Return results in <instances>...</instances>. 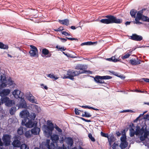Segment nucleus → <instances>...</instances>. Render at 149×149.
Here are the masks:
<instances>
[{
	"label": "nucleus",
	"mask_w": 149,
	"mask_h": 149,
	"mask_svg": "<svg viewBox=\"0 0 149 149\" xmlns=\"http://www.w3.org/2000/svg\"><path fill=\"white\" fill-rule=\"evenodd\" d=\"M146 138L144 136H141L140 137V139L142 141H143L145 140Z\"/></svg>",
	"instance_id": "nucleus-59"
},
{
	"label": "nucleus",
	"mask_w": 149,
	"mask_h": 149,
	"mask_svg": "<svg viewBox=\"0 0 149 149\" xmlns=\"http://www.w3.org/2000/svg\"><path fill=\"white\" fill-rule=\"evenodd\" d=\"M17 132L18 134L19 135H22L23 133V127H19L17 130Z\"/></svg>",
	"instance_id": "nucleus-36"
},
{
	"label": "nucleus",
	"mask_w": 149,
	"mask_h": 149,
	"mask_svg": "<svg viewBox=\"0 0 149 149\" xmlns=\"http://www.w3.org/2000/svg\"><path fill=\"white\" fill-rule=\"evenodd\" d=\"M32 134L31 130L27 131L25 133V136L27 138H29L31 137V135Z\"/></svg>",
	"instance_id": "nucleus-26"
},
{
	"label": "nucleus",
	"mask_w": 149,
	"mask_h": 149,
	"mask_svg": "<svg viewBox=\"0 0 149 149\" xmlns=\"http://www.w3.org/2000/svg\"><path fill=\"white\" fill-rule=\"evenodd\" d=\"M118 146V144L115 142L113 144L112 147L113 149H116L117 147Z\"/></svg>",
	"instance_id": "nucleus-45"
},
{
	"label": "nucleus",
	"mask_w": 149,
	"mask_h": 149,
	"mask_svg": "<svg viewBox=\"0 0 149 149\" xmlns=\"http://www.w3.org/2000/svg\"><path fill=\"white\" fill-rule=\"evenodd\" d=\"M131 23L130 22H128L127 21L125 23V24L126 25H129Z\"/></svg>",
	"instance_id": "nucleus-64"
},
{
	"label": "nucleus",
	"mask_w": 149,
	"mask_h": 149,
	"mask_svg": "<svg viewBox=\"0 0 149 149\" xmlns=\"http://www.w3.org/2000/svg\"><path fill=\"white\" fill-rule=\"evenodd\" d=\"M20 139L18 138V139L15 138V140L12 143L13 146L15 147H19L21 146V143L20 141Z\"/></svg>",
	"instance_id": "nucleus-16"
},
{
	"label": "nucleus",
	"mask_w": 149,
	"mask_h": 149,
	"mask_svg": "<svg viewBox=\"0 0 149 149\" xmlns=\"http://www.w3.org/2000/svg\"><path fill=\"white\" fill-rule=\"evenodd\" d=\"M1 80H2L3 82H5L6 81L5 77H4L2 75L1 76Z\"/></svg>",
	"instance_id": "nucleus-54"
},
{
	"label": "nucleus",
	"mask_w": 149,
	"mask_h": 149,
	"mask_svg": "<svg viewBox=\"0 0 149 149\" xmlns=\"http://www.w3.org/2000/svg\"><path fill=\"white\" fill-rule=\"evenodd\" d=\"M48 123V125L47 127V128L48 130H49L50 132L49 133L50 135L52 133V132L54 129V125L51 121L48 120L47 121Z\"/></svg>",
	"instance_id": "nucleus-15"
},
{
	"label": "nucleus",
	"mask_w": 149,
	"mask_h": 149,
	"mask_svg": "<svg viewBox=\"0 0 149 149\" xmlns=\"http://www.w3.org/2000/svg\"><path fill=\"white\" fill-rule=\"evenodd\" d=\"M130 134L131 137H133L136 134V131L132 128H131L130 130Z\"/></svg>",
	"instance_id": "nucleus-29"
},
{
	"label": "nucleus",
	"mask_w": 149,
	"mask_h": 149,
	"mask_svg": "<svg viewBox=\"0 0 149 149\" xmlns=\"http://www.w3.org/2000/svg\"><path fill=\"white\" fill-rule=\"evenodd\" d=\"M19 107L22 108H26L27 107L26 103L24 99H21Z\"/></svg>",
	"instance_id": "nucleus-18"
},
{
	"label": "nucleus",
	"mask_w": 149,
	"mask_h": 149,
	"mask_svg": "<svg viewBox=\"0 0 149 149\" xmlns=\"http://www.w3.org/2000/svg\"><path fill=\"white\" fill-rule=\"evenodd\" d=\"M137 13V11L134 10H132L130 12V14L132 17L135 18L136 14Z\"/></svg>",
	"instance_id": "nucleus-25"
},
{
	"label": "nucleus",
	"mask_w": 149,
	"mask_h": 149,
	"mask_svg": "<svg viewBox=\"0 0 149 149\" xmlns=\"http://www.w3.org/2000/svg\"><path fill=\"white\" fill-rule=\"evenodd\" d=\"M88 137L92 141L94 142L95 141V139L93 137L92 134L91 133H89L88 134Z\"/></svg>",
	"instance_id": "nucleus-41"
},
{
	"label": "nucleus",
	"mask_w": 149,
	"mask_h": 149,
	"mask_svg": "<svg viewBox=\"0 0 149 149\" xmlns=\"http://www.w3.org/2000/svg\"><path fill=\"white\" fill-rule=\"evenodd\" d=\"M141 61L140 60H139L138 61H136L135 59H132L130 60V62L131 64L132 65H136L140 64V63Z\"/></svg>",
	"instance_id": "nucleus-21"
},
{
	"label": "nucleus",
	"mask_w": 149,
	"mask_h": 149,
	"mask_svg": "<svg viewBox=\"0 0 149 149\" xmlns=\"http://www.w3.org/2000/svg\"><path fill=\"white\" fill-rule=\"evenodd\" d=\"M30 46L31 47V50L29 52L30 55L32 57H35L38 54L37 49L33 45H31Z\"/></svg>",
	"instance_id": "nucleus-10"
},
{
	"label": "nucleus",
	"mask_w": 149,
	"mask_h": 149,
	"mask_svg": "<svg viewBox=\"0 0 149 149\" xmlns=\"http://www.w3.org/2000/svg\"><path fill=\"white\" fill-rule=\"evenodd\" d=\"M58 38L61 40V41L62 42H65L67 40V38H61L59 37Z\"/></svg>",
	"instance_id": "nucleus-51"
},
{
	"label": "nucleus",
	"mask_w": 149,
	"mask_h": 149,
	"mask_svg": "<svg viewBox=\"0 0 149 149\" xmlns=\"http://www.w3.org/2000/svg\"><path fill=\"white\" fill-rule=\"evenodd\" d=\"M141 79L144 81L146 82L149 83V79L147 78H143Z\"/></svg>",
	"instance_id": "nucleus-55"
},
{
	"label": "nucleus",
	"mask_w": 149,
	"mask_h": 149,
	"mask_svg": "<svg viewBox=\"0 0 149 149\" xmlns=\"http://www.w3.org/2000/svg\"><path fill=\"white\" fill-rule=\"evenodd\" d=\"M116 134L118 136H119L121 135V133L119 132H118L116 133Z\"/></svg>",
	"instance_id": "nucleus-63"
},
{
	"label": "nucleus",
	"mask_w": 149,
	"mask_h": 149,
	"mask_svg": "<svg viewBox=\"0 0 149 149\" xmlns=\"http://www.w3.org/2000/svg\"><path fill=\"white\" fill-rule=\"evenodd\" d=\"M63 30V28L62 26H60L57 29H54V31H62Z\"/></svg>",
	"instance_id": "nucleus-49"
},
{
	"label": "nucleus",
	"mask_w": 149,
	"mask_h": 149,
	"mask_svg": "<svg viewBox=\"0 0 149 149\" xmlns=\"http://www.w3.org/2000/svg\"><path fill=\"white\" fill-rule=\"evenodd\" d=\"M133 111L132 110L127 109L125 110H124L120 112V113H124V112H133Z\"/></svg>",
	"instance_id": "nucleus-44"
},
{
	"label": "nucleus",
	"mask_w": 149,
	"mask_h": 149,
	"mask_svg": "<svg viewBox=\"0 0 149 149\" xmlns=\"http://www.w3.org/2000/svg\"><path fill=\"white\" fill-rule=\"evenodd\" d=\"M66 143L67 144L70 146H72L73 144V139L71 137H68L66 139Z\"/></svg>",
	"instance_id": "nucleus-23"
},
{
	"label": "nucleus",
	"mask_w": 149,
	"mask_h": 149,
	"mask_svg": "<svg viewBox=\"0 0 149 149\" xmlns=\"http://www.w3.org/2000/svg\"><path fill=\"white\" fill-rule=\"evenodd\" d=\"M49 142H50V140H47L46 141V143L45 144V146L47 147V144L49 145Z\"/></svg>",
	"instance_id": "nucleus-61"
},
{
	"label": "nucleus",
	"mask_w": 149,
	"mask_h": 149,
	"mask_svg": "<svg viewBox=\"0 0 149 149\" xmlns=\"http://www.w3.org/2000/svg\"><path fill=\"white\" fill-rule=\"evenodd\" d=\"M34 119H28L25 120V119L22 120V124L23 125H25L26 127L29 128H31L34 126L36 125L37 123L36 121H32Z\"/></svg>",
	"instance_id": "nucleus-3"
},
{
	"label": "nucleus",
	"mask_w": 149,
	"mask_h": 149,
	"mask_svg": "<svg viewBox=\"0 0 149 149\" xmlns=\"http://www.w3.org/2000/svg\"><path fill=\"white\" fill-rule=\"evenodd\" d=\"M20 91L18 90H15L12 92V94L16 98V95H18L20 93Z\"/></svg>",
	"instance_id": "nucleus-32"
},
{
	"label": "nucleus",
	"mask_w": 149,
	"mask_h": 149,
	"mask_svg": "<svg viewBox=\"0 0 149 149\" xmlns=\"http://www.w3.org/2000/svg\"><path fill=\"white\" fill-rule=\"evenodd\" d=\"M8 46L3 44L2 43L0 42V48L2 49H7L8 48Z\"/></svg>",
	"instance_id": "nucleus-34"
},
{
	"label": "nucleus",
	"mask_w": 149,
	"mask_h": 149,
	"mask_svg": "<svg viewBox=\"0 0 149 149\" xmlns=\"http://www.w3.org/2000/svg\"><path fill=\"white\" fill-rule=\"evenodd\" d=\"M81 107L84 108H88L89 109L92 108V107H90L88 106H82Z\"/></svg>",
	"instance_id": "nucleus-56"
},
{
	"label": "nucleus",
	"mask_w": 149,
	"mask_h": 149,
	"mask_svg": "<svg viewBox=\"0 0 149 149\" xmlns=\"http://www.w3.org/2000/svg\"><path fill=\"white\" fill-rule=\"evenodd\" d=\"M59 49L61 51H65L66 49L64 47H61V48H59Z\"/></svg>",
	"instance_id": "nucleus-60"
},
{
	"label": "nucleus",
	"mask_w": 149,
	"mask_h": 149,
	"mask_svg": "<svg viewBox=\"0 0 149 149\" xmlns=\"http://www.w3.org/2000/svg\"><path fill=\"white\" fill-rule=\"evenodd\" d=\"M97 43V41L95 42H88V45H92L94 44L96 45Z\"/></svg>",
	"instance_id": "nucleus-50"
},
{
	"label": "nucleus",
	"mask_w": 149,
	"mask_h": 149,
	"mask_svg": "<svg viewBox=\"0 0 149 149\" xmlns=\"http://www.w3.org/2000/svg\"><path fill=\"white\" fill-rule=\"evenodd\" d=\"M20 117L23 119H25V120L28 119H35L36 117V115L35 113H29L28 111L26 109L22 110L20 113Z\"/></svg>",
	"instance_id": "nucleus-2"
},
{
	"label": "nucleus",
	"mask_w": 149,
	"mask_h": 149,
	"mask_svg": "<svg viewBox=\"0 0 149 149\" xmlns=\"http://www.w3.org/2000/svg\"><path fill=\"white\" fill-rule=\"evenodd\" d=\"M101 136H102L103 137H107V138H108V137H109V135L108 134L104 133H103L102 132H101Z\"/></svg>",
	"instance_id": "nucleus-43"
},
{
	"label": "nucleus",
	"mask_w": 149,
	"mask_h": 149,
	"mask_svg": "<svg viewBox=\"0 0 149 149\" xmlns=\"http://www.w3.org/2000/svg\"><path fill=\"white\" fill-rule=\"evenodd\" d=\"M40 86L41 87L43 88H44L46 90H47L48 89V87L46 86H44L43 84H40Z\"/></svg>",
	"instance_id": "nucleus-52"
},
{
	"label": "nucleus",
	"mask_w": 149,
	"mask_h": 149,
	"mask_svg": "<svg viewBox=\"0 0 149 149\" xmlns=\"http://www.w3.org/2000/svg\"><path fill=\"white\" fill-rule=\"evenodd\" d=\"M20 148L21 149H29V147L24 144L21 145Z\"/></svg>",
	"instance_id": "nucleus-40"
},
{
	"label": "nucleus",
	"mask_w": 149,
	"mask_h": 149,
	"mask_svg": "<svg viewBox=\"0 0 149 149\" xmlns=\"http://www.w3.org/2000/svg\"><path fill=\"white\" fill-rule=\"evenodd\" d=\"M73 72H74V74L75 75V76L78 75L82 73H91V72L89 71H73Z\"/></svg>",
	"instance_id": "nucleus-20"
},
{
	"label": "nucleus",
	"mask_w": 149,
	"mask_h": 149,
	"mask_svg": "<svg viewBox=\"0 0 149 149\" xmlns=\"http://www.w3.org/2000/svg\"><path fill=\"white\" fill-rule=\"evenodd\" d=\"M54 127L60 134V133H62V130L58 126L56 125H55Z\"/></svg>",
	"instance_id": "nucleus-39"
},
{
	"label": "nucleus",
	"mask_w": 149,
	"mask_h": 149,
	"mask_svg": "<svg viewBox=\"0 0 149 149\" xmlns=\"http://www.w3.org/2000/svg\"><path fill=\"white\" fill-rule=\"evenodd\" d=\"M107 19H102L100 22L102 23L108 24L113 23L120 24L122 22V19H117L114 16L108 15L105 16Z\"/></svg>",
	"instance_id": "nucleus-1"
},
{
	"label": "nucleus",
	"mask_w": 149,
	"mask_h": 149,
	"mask_svg": "<svg viewBox=\"0 0 149 149\" xmlns=\"http://www.w3.org/2000/svg\"><path fill=\"white\" fill-rule=\"evenodd\" d=\"M112 77L109 76H96L94 78L95 81L98 84H102L104 83V81L102 79H111Z\"/></svg>",
	"instance_id": "nucleus-4"
},
{
	"label": "nucleus",
	"mask_w": 149,
	"mask_h": 149,
	"mask_svg": "<svg viewBox=\"0 0 149 149\" xmlns=\"http://www.w3.org/2000/svg\"><path fill=\"white\" fill-rule=\"evenodd\" d=\"M16 108L15 107H13L11 108L10 110V113L11 115H13L16 111Z\"/></svg>",
	"instance_id": "nucleus-37"
},
{
	"label": "nucleus",
	"mask_w": 149,
	"mask_h": 149,
	"mask_svg": "<svg viewBox=\"0 0 149 149\" xmlns=\"http://www.w3.org/2000/svg\"><path fill=\"white\" fill-rule=\"evenodd\" d=\"M144 132V130L142 127L140 129L139 126H137L136 128V135H143Z\"/></svg>",
	"instance_id": "nucleus-14"
},
{
	"label": "nucleus",
	"mask_w": 149,
	"mask_h": 149,
	"mask_svg": "<svg viewBox=\"0 0 149 149\" xmlns=\"http://www.w3.org/2000/svg\"><path fill=\"white\" fill-rule=\"evenodd\" d=\"M140 20L143 21L149 22V18L144 15H143V17H141Z\"/></svg>",
	"instance_id": "nucleus-35"
},
{
	"label": "nucleus",
	"mask_w": 149,
	"mask_h": 149,
	"mask_svg": "<svg viewBox=\"0 0 149 149\" xmlns=\"http://www.w3.org/2000/svg\"><path fill=\"white\" fill-rule=\"evenodd\" d=\"M47 77H50L54 80H56L58 78V77H56L54 74H50L47 75Z\"/></svg>",
	"instance_id": "nucleus-30"
},
{
	"label": "nucleus",
	"mask_w": 149,
	"mask_h": 149,
	"mask_svg": "<svg viewBox=\"0 0 149 149\" xmlns=\"http://www.w3.org/2000/svg\"><path fill=\"white\" fill-rule=\"evenodd\" d=\"M8 81H9L10 82L9 84H10V85L12 84H13L12 81L11 80V79L10 78H9L8 79Z\"/></svg>",
	"instance_id": "nucleus-62"
},
{
	"label": "nucleus",
	"mask_w": 149,
	"mask_h": 149,
	"mask_svg": "<svg viewBox=\"0 0 149 149\" xmlns=\"http://www.w3.org/2000/svg\"><path fill=\"white\" fill-rule=\"evenodd\" d=\"M32 134L36 135L38 134L40 131V129L37 127H36L31 129Z\"/></svg>",
	"instance_id": "nucleus-19"
},
{
	"label": "nucleus",
	"mask_w": 149,
	"mask_h": 149,
	"mask_svg": "<svg viewBox=\"0 0 149 149\" xmlns=\"http://www.w3.org/2000/svg\"><path fill=\"white\" fill-rule=\"evenodd\" d=\"M26 97L30 102L32 103L36 104V100L35 99L34 96H33L30 92L28 93L27 94H26Z\"/></svg>",
	"instance_id": "nucleus-12"
},
{
	"label": "nucleus",
	"mask_w": 149,
	"mask_h": 149,
	"mask_svg": "<svg viewBox=\"0 0 149 149\" xmlns=\"http://www.w3.org/2000/svg\"><path fill=\"white\" fill-rule=\"evenodd\" d=\"M10 92V90L9 89H4L0 91V96L2 97L8 95Z\"/></svg>",
	"instance_id": "nucleus-11"
},
{
	"label": "nucleus",
	"mask_w": 149,
	"mask_h": 149,
	"mask_svg": "<svg viewBox=\"0 0 149 149\" xmlns=\"http://www.w3.org/2000/svg\"><path fill=\"white\" fill-rule=\"evenodd\" d=\"M58 22L61 24L68 26L69 24V20L68 19L64 20H58Z\"/></svg>",
	"instance_id": "nucleus-22"
},
{
	"label": "nucleus",
	"mask_w": 149,
	"mask_h": 149,
	"mask_svg": "<svg viewBox=\"0 0 149 149\" xmlns=\"http://www.w3.org/2000/svg\"><path fill=\"white\" fill-rule=\"evenodd\" d=\"M51 139L54 143H56L59 140V136L56 134H53L51 136Z\"/></svg>",
	"instance_id": "nucleus-17"
},
{
	"label": "nucleus",
	"mask_w": 149,
	"mask_h": 149,
	"mask_svg": "<svg viewBox=\"0 0 149 149\" xmlns=\"http://www.w3.org/2000/svg\"><path fill=\"white\" fill-rule=\"evenodd\" d=\"M84 114H85V117H90L91 116V115L90 113L86 111L84 112Z\"/></svg>",
	"instance_id": "nucleus-48"
},
{
	"label": "nucleus",
	"mask_w": 149,
	"mask_h": 149,
	"mask_svg": "<svg viewBox=\"0 0 149 149\" xmlns=\"http://www.w3.org/2000/svg\"><path fill=\"white\" fill-rule=\"evenodd\" d=\"M42 52L44 55H47L49 54V51L47 49L44 48L42 49Z\"/></svg>",
	"instance_id": "nucleus-38"
},
{
	"label": "nucleus",
	"mask_w": 149,
	"mask_h": 149,
	"mask_svg": "<svg viewBox=\"0 0 149 149\" xmlns=\"http://www.w3.org/2000/svg\"><path fill=\"white\" fill-rule=\"evenodd\" d=\"M81 111L80 110H79L77 108L75 109V113L76 115H79V114L80 112Z\"/></svg>",
	"instance_id": "nucleus-46"
},
{
	"label": "nucleus",
	"mask_w": 149,
	"mask_h": 149,
	"mask_svg": "<svg viewBox=\"0 0 149 149\" xmlns=\"http://www.w3.org/2000/svg\"><path fill=\"white\" fill-rule=\"evenodd\" d=\"M130 54L127 53L124 56H122L121 57V58L123 59H126V58H128L130 56Z\"/></svg>",
	"instance_id": "nucleus-42"
},
{
	"label": "nucleus",
	"mask_w": 149,
	"mask_h": 149,
	"mask_svg": "<svg viewBox=\"0 0 149 149\" xmlns=\"http://www.w3.org/2000/svg\"><path fill=\"white\" fill-rule=\"evenodd\" d=\"M120 140L121 143L120 145V147L121 149L126 148L128 145V142L127 141V138L125 134H123L120 137Z\"/></svg>",
	"instance_id": "nucleus-5"
},
{
	"label": "nucleus",
	"mask_w": 149,
	"mask_h": 149,
	"mask_svg": "<svg viewBox=\"0 0 149 149\" xmlns=\"http://www.w3.org/2000/svg\"><path fill=\"white\" fill-rule=\"evenodd\" d=\"M84 45H88V42L82 43L81 45V46H83Z\"/></svg>",
	"instance_id": "nucleus-57"
},
{
	"label": "nucleus",
	"mask_w": 149,
	"mask_h": 149,
	"mask_svg": "<svg viewBox=\"0 0 149 149\" xmlns=\"http://www.w3.org/2000/svg\"><path fill=\"white\" fill-rule=\"evenodd\" d=\"M1 100L2 103H5L6 105L8 107L12 106L14 104V101L10 100L8 97H1Z\"/></svg>",
	"instance_id": "nucleus-6"
},
{
	"label": "nucleus",
	"mask_w": 149,
	"mask_h": 149,
	"mask_svg": "<svg viewBox=\"0 0 149 149\" xmlns=\"http://www.w3.org/2000/svg\"><path fill=\"white\" fill-rule=\"evenodd\" d=\"M33 108L35 110V111L38 113L40 112L41 111L40 107L36 105H34Z\"/></svg>",
	"instance_id": "nucleus-33"
},
{
	"label": "nucleus",
	"mask_w": 149,
	"mask_h": 149,
	"mask_svg": "<svg viewBox=\"0 0 149 149\" xmlns=\"http://www.w3.org/2000/svg\"><path fill=\"white\" fill-rule=\"evenodd\" d=\"M66 38L70 40H76V41H78V39H77L74 38L66 37Z\"/></svg>",
	"instance_id": "nucleus-53"
},
{
	"label": "nucleus",
	"mask_w": 149,
	"mask_h": 149,
	"mask_svg": "<svg viewBox=\"0 0 149 149\" xmlns=\"http://www.w3.org/2000/svg\"><path fill=\"white\" fill-rule=\"evenodd\" d=\"M108 141L109 142V145L111 146L112 144V143L114 142L115 141V138L113 136L111 135V136L108 137Z\"/></svg>",
	"instance_id": "nucleus-24"
},
{
	"label": "nucleus",
	"mask_w": 149,
	"mask_h": 149,
	"mask_svg": "<svg viewBox=\"0 0 149 149\" xmlns=\"http://www.w3.org/2000/svg\"><path fill=\"white\" fill-rule=\"evenodd\" d=\"M145 10V9L144 8L138 12L135 18V21L134 22V23L138 24H143L142 22H140L139 20L141 19V17H143V15H142V14L143 12V11Z\"/></svg>",
	"instance_id": "nucleus-7"
},
{
	"label": "nucleus",
	"mask_w": 149,
	"mask_h": 149,
	"mask_svg": "<svg viewBox=\"0 0 149 149\" xmlns=\"http://www.w3.org/2000/svg\"><path fill=\"white\" fill-rule=\"evenodd\" d=\"M11 137L10 135L7 134L3 135L2 139L6 145L8 146L10 144Z\"/></svg>",
	"instance_id": "nucleus-8"
},
{
	"label": "nucleus",
	"mask_w": 149,
	"mask_h": 149,
	"mask_svg": "<svg viewBox=\"0 0 149 149\" xmlns=\"http://www.w3.org/2000/svg\"><path fill=\"white\" fill-rule=\"evenodd\" d=\"M61 33L62 35H64L66 36H70V33H69L65 31H62Z\"/></svg>",
	"instance_id": "nucleus-47"
},
{
	"label": "nucleus",
	"mask_w": 149,
	"mask_h": 149,
	"mask_svg": "<svg viewBox=\"0 0 149 149\" xmlns=\"http://www.w3.org/2000/svg\"><path fill=\"white\" fill-rule=\"evenodd\" d=\"M74 72L73 71H68L67 72L66 75H64L63 78L64 79H69L72 80H73L74 79V77L75 76L74 74Z\"/></svg>",
	"instance_id": "nucleus-9"
},
{
	"label": "nucleus",
	"mask_w": 149,
	"mask_h": 149,
	"mask_svg": "<svg viewBox=\"0 0 149 149\" xmlns=\"http://www.w3.org/2000/svg\"><path fill=\"white\" fill-rule=\"evenodd\" d=\"M135 91L137 92H140L141 93H144V91H141V90H138L137 89H136L135 90Z\"/></svg>",
	"instance_id": "nucleus-58"
},
{
	"label": "nucleus",
	"mask_w": 149,
	"mask_h": 149,
	"mask_svg": "<svg viewBox=\"0 0 149 149\" xmlns=\"http://www.w3.org/2000/svg\"><path fill=\"white\" fill-rule=\"evenodd\" d=\"M107 60L110 61L114 62H116L118 61V59L116 58L115 56H112L110 58H107Z\"/></svg>",
	"instance_id": "nucleus-27"
},
{
	"label": "nucleus",
	"mask_w": 149,
	"mask_h": 149,
	"mask_svg": "<svg viewBox=\"0 0 149 149\" xmlns=\"http://www.w3.org/2000/svg\"><path fill=\"white\" fill-rule=\"evenodd\" d=\"M130 39L134 40L140 41L142 40L143 37L141 36L138 35L136 34H133L130 36Z\"/></svg>",
	"instance_id": "nucleus-13"
},
{
	"label": "nucleus",
	"mask_w": 149,
	"mask_h": 149,
	"mask_svg": "<svg viewBox=\"0 0 149 149\" xmlns=\"http://www.w3.org/2000/svg\"><path fill=\"white\" fill-rule=\"evenodd\" d=\"M84 68L85 67L84 65H79L76 67V69H77L78 70H80L79 71H85V70H84L85 68Z\"/></svg>",
	"instance_id": "nucleus-28"
},
{
	"label": "nucleus",
	"mask_w": 149,
	"mask_h": 149,
	"mask_svg": "<svg viewBox=\"0 0 149 149\" xmlns=\"http://www.w3.org/2000/svg\"><path fill=\"white\" fill-rule=\"evenodd\" d=\"M24 93L21 91L20 92V93H19V94L18 95H16V98H20L21 99H24Z\"/></svg>",
	"instance_id": "nucleus-31"
}]
</instances>
